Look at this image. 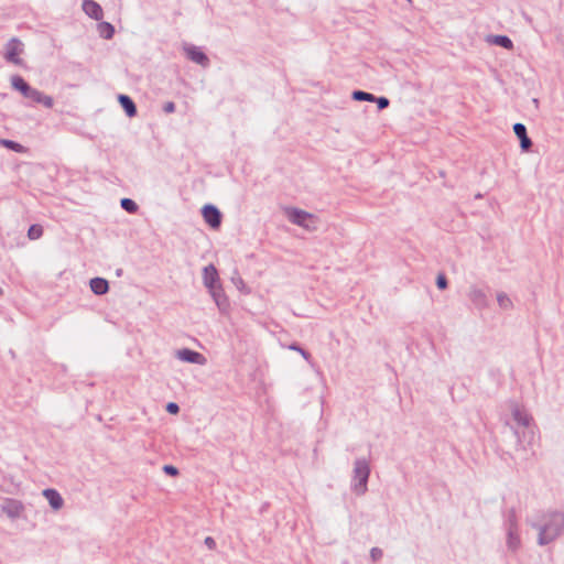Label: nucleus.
<instances>
[{
  "mask_svg": "<svg viewBox=\"0 0 564 564\" xmlns=\"http://www.w3.org/2000/svg\"><path fill=\"white\" fill-rule=\"evenodd\" d=\"M538 531L536 543L547 545L564 534V511L547 510L539 521L529 522Z\"/></svg>",
  "mask_w": 564,
  "mask_h": 564,
  "instance_id": "f257e3e1",
  "label": "nucleus"
},
{
  "mask_svg": "<svg viewBox=\"0 0 564 564\" xmlns=\"http://www.w3.org/2000/svg\"><path fill=\"white\" fill-rule=\"evenodd\" d=\"M10 82L12 88L21 93L23 97L29 98L36 104H42L46 108L53 107L52 97L44 95L35 88H32L21 76L13 75L10 78Z\"/></svg>",
  "mask_w": 564,
  "mask_h": 564,
  "instance_id": "f03ea898",
  "label": "nucleus"
},
{
  "mask_svg": "<svg viewBox=\"0 0 564 564\" xmlns=\"http://www.w3.org/2000/svg\"><path fill=\"white\" fill-rule=\"evenodd\" d=\"M369 475V462L366 458H357L354 462V476L351 484V489L356 495L362 496L367 491Z\"/></svg>",
  "mask_w": 564,
  "mask_h": 564,
  "instance_id": "7ed1b4c3",
  "label": "nucleus"
},
{
  "mask_svg": "<svg viewBox=\"0 0 564 564\" xmlns=\"http://www.w3.org/2000/svg\"><path fill=\"white\" fill-rule=\"evenodd\" d=\"M24 44L17 37L10 39L4 45L3 57L8 63L23 66Z\"/></svg>",
  "mask_w": 564,
  "mask_h": 564,
  "instance_id": "20e7f679",
  "label": "nucleus"
},
{
  "mask_svg": "<svg viewBox=\"0 0 564 564\" xmlns=\"http://www.w3.org/2000/svg\"><path fill=\"white\" fill-rule=\"evenodd\" d=\"M285 213L292 224H295L307 230H314L316 228L314 216L312 214L294 207L286 208Z\"/></svg>",
  "mask_w": 564,
  "mask_h": 564,
  "instance_id": "39448f33",
  "label": "nucleus"
},
{
  "mask_svg": "<svg viewBox=\"0 0 564 564\" xmlns=\"http://www.w3.org/2000/svg\"><path fill=\"white\" fill-rule=\"evenodd\" d=\"M0 510L10 520H17L23 516L25 507L21 500L14 498H4L0 505Z\"/></svg>",
  "mask_w": 564,
  "mask_h": 564,
  "instance_id": "423d86ee",
  "label": "nucleus"
},
{
  "mask_svg": "<svg viewBox=\"0 0 564 564\" xmlns=\"http://www.w3.org/2000/svg\"><path fill=\"white\" fill-rule=\"evenodd\" d=\"M183 51L185 53V56L193 63L202 66L207 67L209 65V58L208 56L203 52V50L198 46H195L189 43L183 44Z\"/></svg>",
  "mask_w": 564,
  "mask_h": 564,
  "instance_id": "0eeeda50",
  "label": "nucleus"
},
{
  "mask_svg": "<svg viewBox=\"0 0 564 564\" xmlns=\"http://www.w3.org/2000/svg\"><path fill=\"white\" fill-rule=\"evenodd\" d=\"M467 296L474 306L478 310H484L488 306V297L486 292L476 285H471L468 289Z\"/></svg>",
  "mask_w": 564,
  "mask_h": 564,
  "instance_id": "6e6552de",
  "label": "nucleus"
},
{
  "mask_svg": "<svg viewBox=\"0 0 564 564\" xmlns=\"http://www.w3.org/2000/svg\"><path fill=\"white\" fill-rule=\"evenodd\" d=\"M208 292L212 295L218 310L224 314L227 313L230 307V304L228 297L224 292L221 284L208 289Z\"/></svg>",
  "mask_w": 564,
  "mask_h": 564,
  "instance_id": "1a4fd4ad",
  "label": "nucleus"
},
{
  "mask_svg": "<svg viewBox=\"0 0 564 564\" xmlns=\"http://www.w3.org/2000/svg\"><path fill=\"white\" fill-rule=\"evenodd\" d=\"M204 220L214 229H217L221 225V213L214 205H205L203 207Z\"/></svg>",
  "mask_w": 564,
  "mask_h": 564,
  "instance_id": "9d476101",
  "label": "nucleus"
},
{
  "mask_svg": "<svg viewBox=\"0 0 564 564\" xmlns=\"http://www.w3.org/2000/svg\"><path fill=\"white\" fill-rule=\"evenodd\" d=\"M43 497L47 500L51 509L54 512H58L64 507V499L61 494L53 488H46L42 491Z\"/></svg>",
  "mask_w": 564,
  "mask_h": 564,
  "instance_id": "9b49d317",
  "label": "nucleus"
},
{
  "mask_svg": "<svg viewBox=\"0 0 564 564\" xmlns=\"http://www.w3.org/2000/svg\"><path fill=\"white\" fill-rule=\"evenodd\" d=\"M178 359L185 362L204 366L207 362L206 357L188 348L178 349Z\"/></svg>",
  "mask_w": 564,
  "mask_h": 564,
  "instance_id": "f8f14e48",
  "label": "nucleus"
},
{
  "mask_svg": "<svg viewBox=\"0 0 564 564\" xmlns=\"http://www.w3.org/2000/svg\"><path fill=\"white\" fill-rule=\"evenodd\" d=\"M203 283L207 290L220 284L218 271L214 264H208L204 268Z\"/></svg>",
  "mask_w": 564,
  "mask_h": 564,
  "instance_id": "ddd939ff",
  "label": "nucleus"
},
{
  "mask_svg": "<svg viewBox=\"0 0 564 564\" xmlns=\"http://www.w3.org/2000/svg\"><path fill=\"white\" fill-rule=\"evenodd\" d=\"M82 8L83 11L94 20L100 21L104 17L102 8L94 0H84Z\"/></svg>",
  "mask_w": 564,
  "mask_h": 564,
  "instance_id": "4468645a",
  "label": "nucleus"
},
{
  "mask_svg": "<svg viewBox=\"0 0 564 564\" xmlns=\"http://www.w3.org/2000/svg\"><path fill=\"white\" fill-rule=\"evenodd\" d=\"M511 413L513 420L521 426L529 427L531 422V416L527 413V411L521 408L519 404L512 402L511 403Z\"/></svg>",
  "mask_w": 564,
  "mask_h": 564,
  "instance_id": "2eb2a0df",
  "label": "nucleus"
},
{
  "mask_svg": "<svg viewBox=\"0 0 564 564\" xmlns=\"http://www.w3.org/2000/svg\"><path fill=\"white\" fill-rule=\"evenodd\" d=\"M513 131H514V134L519 138L520 140V147L523 151H528L531 145H532V142L530 140V138L528 137L527 134V128L523 123H514L513 124Z\"/></svg>",
  "mask_w": 564,
  "mask_h": 564,
  "instance_id": "dca6fc26",
  "label": "nucleus"
},
{
  "mask_svg": "<svg viewBox=\"0 0 564 564\" xmlns=\"http://www.w3.org/2000/svg\"><path fill=\"white\" fill-rule=\"evenodd\" d=\"M507 547L510 552L516 553L521 547V539L519 529H507Z\"/></svg>",
  "mask_w": 564,
  "mask_h": 564,
  "instance_id": "f3484780",
  "label": "nucleus"
},
{
  "mask_svg": "<svg viewBox=\"0 0 564 564\" xmlns=\"http://www.w3.org/2000/svg\"><path fill=\"white\" fill-rule=\"evenodd\" d=\"M90 290L96 295H104L109 290V283L104 278H94L89 282Z\"/></svg>",
  "mask_w": 564,
  "mask_h": 564,
  "instance_id": "a211bd4d",
  "label": "nucleus"
},
{
  "mask_svg": "<svg viewBox=\"0 0 564 564\" xmlns=\"http://www.w3.org/2000/svg\"><path fill=\"white\" fill-rule=\"evenodd\" d=\"M120 105L124 109L128 117H133L137 113V108L134 102L129 96L126 95H119L118 97Z\"/></svg>",
  "mask_w": 564,
  "mask_h": 564,
  "instance_id": "6ab92c4d",
  "label": "nucleus"
},
{
  "mask_svg": "<svg viewBox=\"0 0 564 564\" xmlns=\"http://www.w3.org/2000/svg\"><path fill=\"white\" fill-rule=\"evenodd\" d=\"M491 44H495V45H498V46H501L506 50H512L513 48V43L511 41V39L507 35H492L489 37L488 40Z\"/></svg>",
  "mask_w": 564,
  "mask_h": 564,
  "instance_id": "aec40b11",
  "label": "nucleus"
},
{
  "mask_svg": "<svg viewBox=\"0 0 564 564\" xmlns=\"http://www.w3.org/2000/svg\"><path fill=\"white\" fill-rule=\"evenodd\" d=\"M97 30L99 35L106 40L111 39L115 34V28L109 22H100Z\"/></svg>",
  "mask_w": 564,
  "mask_h": 564,
  "instance_id": "412c9836",
  "label": "nucleus"
},
{
  "mask_svg": "<svg viewBox=\"0 0 564 564\" xmlns=\"http://www.w3.org/2000/svg\"><path fill=\"white\" fill-rule=\"evenodd\" d=\"M352 99L357 100V101L373 102L376 100V96L370 93L362 91V90H355L352 93Z\"/></svg>",
  "mask_w": 564,
  "mask_h": 564,
  "instance_id": "4be33fe9",
  "label": "nucleus"
},
{
  "mask_svg": "<svg viewBox=\"0 0 564 564\" xmlns=\"http://www.w3.org/2000/svg\"><path fill=\"white\" fill-rule=\"evenodd\" d=\"M497 302H498L499 306L503 310H510L512 307V301L503 292H500L497 294Z\"/></svg>",
  "mask_w": 564,
  "mask_h": 564,
  "instance_id": "5701e85b",
  "label": "nucleus"
},
{
  "mask_svg": "<svg viewBox=\"0 0 564 564\" xmlns=\"http://www.w3.org/2000/svg\"><path fill=\"white\" fill-rule=\"evenodd\" d=\"M0 143H1L3 147H6V148H8V149H10V150H12V151L19 152V153H21V152H23V151H24V147H23L22 144L17 143V142L11 141V140L1 139V140H0Z\"/></svg>",
  "mask_w": 564,
  "mask_h": 564,
  "instance_id": "b1692460",
  "label": "nucleus"
},
{
  "mask_svg": "<svg viewBox=\"0 0 564 564\" xmlns=\"http://www.w3.org/2000/svg\"><path fill=\"white\" fill-rule=\"evenodd\" d=\"M121 207L127 210L128 213H135L138 210V205L135 204L134 200L130 199V198H122L121 202Z\"/></svg>",
  "mask_w": 564,
  "mask_h": 564,
  "instance_id": "393cba45",
  "label": "nucleus"
},
{
  "mask_svg": "<svg viewBox=\"0 0 564 564\" xmlns=\"http://www.w3.org/2000/svg\"><path fill=\"white\" fill-rule=\"evenodd\" d=\"M42 235H43V229H42V227L40 225H32L29 228L28 237L31 240L39 239Z\"/></svg>",
  "mask_w": 564,
  "mask_h": 564,
  "instance_id": "a878e982",
  "label": "nucleus"
},
{
  "mask_svg": "<svg viewBox=\"0 0 564 564\" xmlns=\"http://www.w3.org/2000/svg\"><path fill=\"white\" fill-rule=\"evenodd\" d=\"M507 529H519L518 525V519L514 510H511L508 514L507 521H506V530Z\"/></svg>",
  "mask_w": 564,
  "mask_h": 564,
  "instance_id": "bb28decb",
  "label": "nucleus"
},
{
  "mask_svg": "<svg viewBox=\"0 0 564 564\" xmlns=\"http://www.w3.org/2000/svg\"><path fill=\"white\" fill-rule=\"evenodd\" d=\"M291 350H294V351H297V354H301V356L306 359V360H310L311 358V355L304 350L303 348H301L297 344H292L290 347H289Z\"/></svg>",
  "mask_w": 564,
  "mask_h": 564,
  "instance_id": "cd10ccee",
  "label": "nucleus"
},
{
  "mask_svg": "<svg viewBox=\"0 0 564 564\" xmlns=\"http://www.w3.org/2000/svg\"><path fill=\"white\" fill-rule=\"evenodd\" d=\"M383 555V552L379 547H372L370 550V557L373 562L379 561Z\"/></svg>",
  "mask_w": 564,
  "mask_h": 564,
  "instance_id": "c85d7f7f",
  "label": "nucleus"
},
{
  "mask_svg": "<svg viewBox=\"0 0 564 564\" xmlns=\"http://www.w3.org/2000/svg\"><path fill=\"white\" fill-rule=\"evenodd\" d=\"M375 101L377 102L378 108L380 110L386 109L390 104L389 99L386 97H379V98L376 97Z\"/></svg>",
  "mask_w": 564,
  "mask_h": 564,
  "instance_id": "c756f323",
  "label": "nucleus"
},
{
  "mask_svg": "<svg viewBox=\"0 0 564 564\" xmlns=\"http://www.w3.org/2000/svg\"><path fill=\"white\" fill-rule=\"evenodd\" d=\"M436 285H437V288H438V289H441V290L446 289V286H447V279L445 278V275L440 274V275L437 276V279H436Z\"/></svg>",
  "mask_w": 564,
  "mask_h": 564,
  "instance_id": "7c9ffc66",
  "label": "nucleus"
},
{
  "mask_svg": "<svg viewBox=\"0 0 564 564\" xmlns=\"http://www.w3.org/2000/svg\"><path fill=\"white\" fill-rule=\"evenodd\" d=\"M163 110L166 113H172L175 110V105L173 101L165 102L163 106Z\"/></svg>",
  "mask_w": 564,
  "mask_h": 564,
  "instance_id": "2f4dec72",
  "label": "nucleus"
},
{
  "mask_svg": "<svg viewBox=\"0 0 564 564\" xmlns=\"http://www.w3.org/2000/svg\"><path fill=\"white\" fill-rule=\"evenodd\" d=\"M163 470H164L166 474L171 475V476H176V466H173V465H165V466L163 467Z\"/></svg>",
  "mask_w": 564,
  "mask_h": 564,
  "instance_id": "473e14b6",
  "label": "nucleus"
},
{
  "mask_svg": "<svg viewBox=\"0 0 564 564\" xmlns=\"http://www.w3.org/2000/svg\"><path fill=\"white\" fill-rule=\"evenodd\" d=\"M205 544L209 550H214L216 547V542L212 536H207L205 539Z\"/></svg>",
  "mask_w": 564,
  "mask_h": 564,
  "instance_id": "72a5a7b5",
  "label": "nucleus"
},
{
  "mask_svg": "<svg viewBox=\"0 0 564 564\" xmlns=\"http://www.w3.org/2000/svg\"><path fill=\"white\" fill-rule=\"evenodd\" d=\"M166 410L169 413L171 414H176V402H170L167 405H166Z\"/></svg>",
  "mask_w": 564,
  "mask_h": 564,
  "instance_id": "f704fd0d",
  "label": "nucleus"
},
{
  "mask_svg": "<svg viewBox=\"0 0 564 564\" xmlns=\"http://www.w3.org/2000/svg\"><path fill=\"white\" fill-rule=\"evenodd\" d=\"M232 281L239 290H241L245 286V283L240 276H238L237 279L232 278Z\"/></svg>",
  "mask_w": 564,
  "mask_h": 564,
  "instance_id": "c9c22d12",
  "label": "nucleus"
},
{
  "mask_svg": "<svg viewBox=\"0 0 564 564\" xmlns=\"http://www.w3.org/2000/svg\"><path fill=\"white\" fill-rule=\"evenodd\" d=\"M525 20H527L529 23H531V22H532V19H531L530 17H528V15H525Z\"/></svg>",
  "mask_w": 564,
  "mask_h": 564,
  "instance_id": "e433bc0d",
  "label": "nucleus"
},
{
  "mask_svg": "<svg viewBox=\"0 0 564 564\" xmlns=\"http://www.w3.org/2000/svg\"><path fill=\"white\" fill-rule=\"evenodd\" d=\"M406 1H408L409 3H411V2H412V0H406Z\"/></svg>",
  "mask_w": 564,
  "mask_h": 564,
  "instance_id": "4c0bfd02",
  "label": "nucleus"
}]
</instances>
